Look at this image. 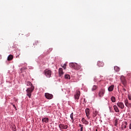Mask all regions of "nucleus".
<instances>
[{
  "instance_id": "1",
  "label": "nucleus",
  "mask_w": 131,
  "mask_h": 131,
  "mask_svg": "<svg viewBox=\"0 0 131 131\" xmlns=\"http://www.w3.org/2000/svg\"><path fill=\"white\" fill-rule=\"evenodd\" d=\"M27 85L29 86H31L30 88H27L26 90L27 95L28 96L29 98H31L32 92L34 90V86L32 85V83L30 81L27 82Z\"/></svg>"
},
{
  "instance_id": "2",
  "label": "nucleus",
  "mask_w": 131,
  "mask_h": 131,
  "mask_svg": "<svg viewBox=\"0 0 131 131\" xmlns=\"http://www.w3.org/2000/svg\"><path fill=\"white\" fill-rule=\"evenodd\" d=\"M121 82H122V84L124 85V87H126L127 85V81L125 79V77L122 75L120 77Z\"/></svg>"
},
{
  "instance_id": "3",
  "label": "nucleus",
  "mask_w": 131,
  "mask_h": 131,
  "mask_svg": "<svg viewBox=\"0 0 131 131\" xmlns=\"http://www.w3.org/2000/svg\"><path fill=\"white\" fill-rule=\"evenodd\" d=\"M45 75L47 78H51L52 75L51 70H49V69H46L45 70Z\"/></svg>"
},
{
  "instance_id": "4",
  "label": "nucleus",
  "mask_w": 131,
  "mask_h": 131,
  "mask_svg": "<svg viewBox=\"0 0 131 131\" xmlns=\"http://www.w3.org/2000/svg\"><path fill=\"white\" fill-rule=\"evenodd\" d=\"M60 130H64V129H67L69 128L68 125H64L63 123H60L59 125Z\"/></svg>"
},
{
  "instance_id": "5",
  "label": "nucleus",
  "mask_w": 131,
  "mask_h": 131,
  "mask_svg": "<svg viewBox=\"0 0 131 131\" xmlns=\"http://www.w3.org/2000/svg\"><path fill=\"white\" fill-rule=\"evenodd\" d=\"M80 96V92L79 91V90H77L76 92L75 95L74 96V98L75 100H78L79 99V97Z\"/></svg>"
},
{
  "instance_id": "6",
  "label": "nucleus",
  "mask_w": 131,
  "mask_h": 131,
  "mask_svg": "<svg viewBox=\"0 0 131 131\" xmlns=\"http://www.w3.org/2000/svg\"><path fill=\"white\" fill-rule=\"evenodd\" d=\"M45 97L47 99H52L53 96V94H50V93H45Z\"/></svg>"
},
{
  "instance_id": "7",
  "label": "nucleus",
  "mask_w": 131,
  "mask_h": 131,
  "mask_svg": "<svg viewBox=\"0 0 131 131\" xmlns=\"http://www.w3.org/2000/svg\"><path fill=\"white\" fill-rule=\"evenodd\" d=\"M104 94H105V90L101 89L99 92V96L100 97H102Z\"/></svg>"
},
{
  "instance_id": "8",
  "label": "nucleus",
  "mask_w": 131,
  "mask_h": 131,
  "mask_svg": "<svg viewBox=\"0 0 131 131\" xmlns=\"http://www.w3.org/2000/svg\"><path fill=\"white\" fill-rule=\"evenodd\" d=\"M117 105L118 106V107H119L120 108H121V109H123V108H124V105L123 104V102H118L117 103Z\"/></svg>"
},
{
  "instance_id": "9",
  "label": "nucleus",
  "mask_w": 131,
  "mask_h": 131,
  "mask_svg": "<svg viewBox=\"0 0 131 131\" xmlns=\"http://www.w3.org/2000/svg\"><path fill=\"white\" fill-rule=\"evenodd\" d=\"M97 66L99 67H102L104 66V63L102 61H98Z\"/></svg>"
},
{
  "instance_id": "10",
  "label": "nucleus",
  "mask_w": 131,
  "mask_h": 131,
  "mask_svg": "<svg viewBox=\"0 0 131 131\" xmlns=\"http://www.w3.org/2000/svg\"><path fill=\"white\" fill-rule=\"evenodd\" d=\"M90 110L89 108H86L85 109V114H86V116L89 118V115L90 114Z\"/></svg>"
},
{
  "instance_id": "11",
  "label": "nucleus",
  "mask_w": 131,
  "mask_h": 131,
  "mask_svg": "<svg viewBox=\"0 0 131 131\" xmlns=\"http://www.w3.org/2000/svg\"><path fill=\"white\" fill-rule=\"evenodd\" d=\"M76 63H73L71 62L70 63V67L72 68H74L75 70H76Z\"/></svg>"
},
{
  "instance_id": "12",
  "label": "nucleus",
  "mask_w": 131,
  "mask_h": 131,
  "mask_svg": "<svg viewBox=\"0 0 131 131\" xmlns=\"http://www.w3.org/2000/svg\"><path fill=\"white\" fill-rule=\"evenodd\" d=\"M59 76H62V75L64 74V72L63 71L62 68L59 69Z\"/></svg>"
},
{
  "instance_id": "13",
  "label": "nucleus",
  "mask_w": 131,
  "mask_h": 131,
  "mask_svg": "<svg viewBox=\"0 0 131 131\" xmlns=\"http://www.w3.org/2000/svg\"><path fill=\"white\" fill-rule=\"evenodd\" d=\"M81 122H83V124H89V121H86L85 119L84 118L82 119Z\"/></svg>"
},
{
  "instance_id": "14",
  "label": "nucleus",
  "mask_w": 131,
  "mask_h": 131,
  "mask_svg": "<svg viewBox=\"0 0 131 131\" xmlns=\"http://www.w3.org/2000/svg\"><path fill=\"white\" fill-rule=\"evenodd\" d=\"M114 89V85H112L110 86V87L108 88V91L110 92H112Z\"/></svg>"
},
{
  "instance_id": "15",
  "label": "nucleus",
  "mask_w": 131,
  "mask_h": 131,
  "mask_svg": "<svg viewBox=\"0 0 131 131\" xmlns=\"http://www.w3.org/2000/svg\"><path fill=\"white\" fill-rule=\"evenodd\" d=\"M14 58V56L10 54V55L8 56V61H11Z\"/></svg>"
},
{
  "instance_id": "16",
  "label": "nucleus",
  "mask_w": 131,
  "mask_h": 131,
  "mask_svg": "<svg viewBox=\"0 0 131 131\" xmlns=\"http://www.w3.org/2000/svg\"><path fill=\"white\" fill-rule=\"evenodd\" d=\"M49 118H44L43 119H42V122H44L45 123H48L49 122Z\"/></svg>"
},
{
  "instance_id": "17",
  "label": "nucleus",
  "mask_w": 131,
  "mask_h": 131,
  "mask_svg": "<svg viewBox=\"0 0 131 131\" xmlns=\"http://www.w3.org/2000/svg\"><path fill=\"white\" fill-rule=\"evenodd\" d=\"M113 107H114V108L115 110V111L116 112H120V111L119 110V108L117 107V105H114Z\"/></svg>"
},
{
  "instance_id": "18",
  "label": "nucleus",
  "mask_w": 131,
  "mask_h": 131,
  "mask_svg": "<svg viewBox=\"0 0 131 131\" xmlns=\"http://www.w3.org/2000/svg\"><path fill=\"white\" fill-rule=\"evenodd\" d=\"M81 68V66L80 65L77 64L75 65V70H80V69Z\"/></svg>"
},
{
  "instance_id": "19",
  "label": "nucleus",
  "mask_w": 131,
  "mask_h": 131,
  "mask_svg": "<svg viewBox=\"0 0 131 131\" xmlns=\"http://www.w3.org/2000/svg\"><path fill=\"white\" fill-rule=\"evenodd\" d=\"M114 70H115V71H116V72H118L120 71V68H119V67H118L117 66H115Z\"/></svg>"
},
{
  "instance_id": "20",
  "label": "nucleus",
  "mask_w": 131,
  "mask_h": 131,
  "mask_svg": "<svg viewBox=\"0 0 131 131\" xmlns=\"http://www.w3.org/2000/svg\"><path fill=\"white\" fill-rule=\"evenodd\" d=\"M111 99L113 103H115L116 102V98L115 97V96H112Z\"/></svg>"
},
{
  "instance_id": "21",
  "label": "nucleus",
  "mask_w": 131,
  "mask_h": 131,
  "mask_svg": "<svg viewBox=\"0 0 131 131\" xmlns=\"http://www.w3.org/2000/svg\"><path fill=\"white\" fill-rule=\"evenodd\" d=\"M128 104H129L128 100L127 99H125V105L127 107H128Z\"/></svg>"
},
{
  "instance_id": "22",
  "label": "nucleus",
  "mask_w": 131,
  "mask_h": 131,
  "mask_svg": "<svg viewBox=\"0 0 131 131\" xmlns=\"http://www.w3.org/2000/svg\"><path fill=\"white\" fill-rule=\"evenodd\" d=\"M61 67L64 69V70H66L67 68V64L66 63H64L63 65H61Z\"/></svg>"
},
{
  "instance_id": "23",
  "label": "nucleus",
  "mask_w": 131,
  "mask_h": 131,
  "mask_svg": "<svg viewBox=\"0 0 131 131\" xmlns=\"http://www.w3.org/2000/svg\"><path fill=\"white\" fill-rule=\"evenodd\" d=\"M73 115H74L73 113H72V114H71V116H70L71 119V120H72L73 122H74V120H75L74 118H73Z\"/></svg>"
},
{
  "instance_id": "24",
  "label": "nucleus",
  "mask_w": 131,
  "mask_h": 131,
  "mask_svg": "<svg viewBox=\"0 0 131 131\" xmlns=\"http://www.w3.org/2000/svg\"><path fill=\"white\" fill-rule=\"evenodd\" d=\"M97 89V85H93V88H92V91H95V90H96Z\"/></svg>"
},
{
  "instance_id": "25",
  "label": "nucleus",
  "mask_w": 131,
  "mask_h": 131,
  "mask_svg": "<svg viewBox=\"0 0 131 131\" xmlns=\"http://www.w3.org/2000/svg\"><path fill=\"white\" fill-rule=\"evenodd\" d=\"M79 126L80 128V131H83V125L79 124Z\"/></svg>"
},
{
  "instance_id": "26",
  "label": "nucleus",
  "mask_w": 131,
  "mask_h": 131,
  "mask_svg": "<svg viewBox=\"0 0 131 131\" xmlns=\"http://www.w3.org/2000/svg\"><path fill=\"white\" fill-rule=\"evenodd\" d=\"M66 79H70V75L67 74L64 76Z\"/></svg>"
},
{
  "instance_id": "27",
  "label": "nucleus",
  "mask_w": 131,
  "mask_h": 131,
  "mask_svg": "<svg viewBox=\"0 0 131 131\" xmlns=\"http://www.w3.org/2000/svg\"><path fill=\"white\" fill-rule=\"evenodd\" d=\"M93 114H94V117H96V116L98 114V112L96 111H94L93 112Z\"/></svg>"
},
{
  "instance_id": "28",
  "label": "nucleus",
  "mask_w": 131,
  "mask_h": 131,
  "mask_svg": "<svg viewBox=\"0 0 131 131\" xmlns=\"http://www.w3.org/2000/svg\"><path fill=\"white\" fill-rule=\"evenodd\" d=\"M38 43V41H35L33 45H37V43Z\"/></svg>"
},
{
  "instance_id": "29",
  "label": "nucleus",
  "mask_w": 131,
  "mask_h": 131,
  "mask_svg": "<svg viewBox=\"0 0 131 131\" xmlns=\"http://www.w3.org/2000/svg\"><path fill=\"white\" fill-rule=\"evenodd\" d=\"M122 128H126V125H122Z\"/></svg>"
},
{
  "instance_id": "30",
  "label": "nucleus",
  "mask_w": 131,
  "mask_h": 131,
  "mask_svg": "<svg viewBox=\"0 0 131 131\" xmlns=\"http://www.w3.org/2000/svg\"><path fill=\"white\" fill-rule=\"evenodd\" d=\"M124 124H125V125L126 126L128 124H127V122H126V121H124Z\"/></svg>"
},
{
  "instance_id": "31",
  "label": "nucleus",
  "mask_w": 131,
  "mask_h": 131,
  "mask_svg": "<svg viewBox=\"0 0 131 131\" xmlns=\"http://www.w3.org/2000/svg\"><path fill=\"white\" fill-rule=\"evenodd\" d=\"M127 107H131V103H128Z\"/></svg>"
},
{
  "instance_id": "32",
  "label": "nucleus",
  "mask_w": 131,
  "mask_h": 131,
  "mask_svg": "<svg viewBox=\"0 0 131 131\" xmlns=\"http://www.w3.org/2000/svg\"><path fill=\"white\" fill-rule=\"evenodd\" d=\"M29 35H30V33H28L26 34V36L27 37H29Z\"/></svg>"
},
{
  "instance_id": "33",
  "label": "nucleus",
  "mask_w": 131,
  "mask_h": 131,
  "mask_svg": "<svg viewBox=\"0 0 131 131\" xmlns=\"http://www.w3.org/2000/svg\"><path fill=\"white\" fill-rule=\"evenodd\" d=\"M122 91H123V92H125L126 91V89H125V88H123L122 89Z\"/></svg>"
},
{
  "instance_id": "34",
  "label": "nucleus",
  "mask_w": 131,
  "mask_h": 131,
  "mask_svg": "<svg viewBox=\"0 0 131 131\" xmlns=\"http://www.w3.org/2000/svg\"><path fill=\"white\" fill-rule=\"evenodd\" d=\"M128 99L131 101V96H128Z\"/></svg>"
},
{
  "instance_id": "35",
  "label": "nucleus",
  "mask_w": 131,
  "mask_h": 131,
  "mask_svg": "<svg viewBox=\"0 0 131 131\" xmlns=\"http://www.w3.org/2000/svg\"><path fill=\"white\" fill-rule=\"evenodd\" d=\"M129 128L131 129V123H130V125H129Z\"/></svg>"
},
{
  "instance_id": "36",
  "label": "nucleus",
  "mask_w": 131,
  "mask_h": 131,
  "mask_svg": "<svg viewBox=\"0 0 131 131\" xmlns=\"http://www.w3.org/2000/svg\"><path fill=\"white\" fill-rule=\"evenodd\" d=\"M13 106L15 109L16 108V106H15V104H13Z\"/></svg>"
},
{
  "instance_id": "37",
  "label": "nucleus",
  "mask_w": 131,
  "mask_h": 131,
  "mask_svg": "<svg viewBox=\"0 0 131 131\" xmlns=\"http://www.w3.org/2000/svg\"><path fill=\"white\" fill-rule=\"evenodd\" d=\"M117 124V122H116L115 125L116 126Z\"/></svg>"
},
{
  "instance_id": "38",
  "label": "nucleus",
  "mask_w": 131,
  "mask_h": 131,
  "mask_svg": "<svg viewBox=\"0 0 131 131\" xmlns=\"http://www.w3.org/2000/svg\"><path fill=\"white\" fill-rule=\"evenodd\" d=\"M109 108H110V110H111V108H112L111 106H110Z\"/></svg>"
},
{
  "instance_id": "39",
  "label": "nucleus",
  "mask_w": 131,
  "mask_h": 131,
  "mask_svg": "<svg viewBox=\"0 0 131 131\" xmlns=\"http://www.w3.org/2000/svg\"><path fill=\"white\" fill-rule=\"evenodd\" d=\"M1 58V55H0V58Z\"/></svg>"
}]
</instances>
